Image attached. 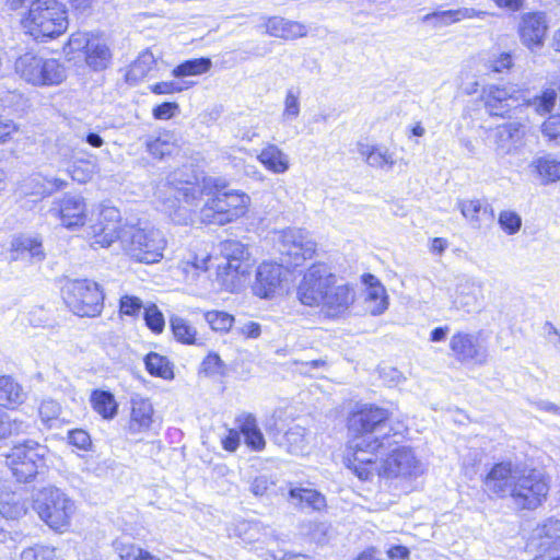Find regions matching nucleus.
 <instances>
[{
  "instance_id": "obj_26",
  "label": "nucleus",
  "mask_w": 560,
  "mask_h": 560,
  "mask_svg": "<svg viewBox=\"0 0 560 560\" xmlns=\"http://www.w3.org/2000/svg\"><path fill=\"white\" fill-rule=\"evenodd\" d=\"M358 152L374 168L390 171L396 164V153L384 144L359 142Z\"/></svg>"
},
{
  "instance_id": "obj_23",
  "label": "nucleus",
  "mask_w": 560,
  "mask_h": 560,
  "mask_svg": "<svg viewBox=\"0 0 560 560\" xmlns=\"http://www.w3.org/2000/svg\"><path fill=\"white\" fill-rule=\"evenodd\" d=\"M481 284L471 278L457 279L450 298L456 310H463L467 313L479 306Z\"/></svg>"
},
{
  "instance_id": "obj_28",
  "label": "nucleus",
  "mask_w": 560,
  "mask_h": 560,
  "mask_svg": "<svg viewBox=\"0 0 560 560\" xmlns=\"http://www.w3.org/2000/svg\"><path fill=\"white\" fill-rule=\"evenodd\" d=\"M145 148L154 159L163 160L177 154L180 150V143L173 131L165 130L148 138Z\"/></svg>"
},
{
  "instance_id": "obj_62",
  "label": "nucleus",
  "mask_w": 560,
  "mask_h": 560,
  "mask_svg": "<svg viewBox=\"0 0 560 560\" xmlns=\"http://www.w3.org/2000/svg\"><path fill=\"white\" fill-rule=\"evenodd\" d=\"M273 482L266 476H259L254 479L250 486V491L255 495H264Z\"/></svg>"
},
{
  "instance_id": "obj_35",
  "label": "nucleus",
  "mask_w": 560,
  "mask_h": 560,
  "mask_svg": "<svg viewBox=\"0 0 560 560\" xmlns=\"http://www.w3.org/2000/svg\"><path fill=\"white\" fill-rule=\"evenodd\" d=\"M26 506L19 493L0 486V514L5 518L15 520L24 515Z\"/></svg>"
},
{
  "instance_id": "obj_21",
  "label": "nucleus",
  "mask_w": 560,
  "mask_h": 560,
  "mask_svg": "<svg viewBox=\"0 0 560 560\" xmlns=\"http://www.w3.org/2000/svg\"><path fill=\"white\" fill-rule=\"evenodd\" d=\"M456 207L463 218L475 230L486 229L493 221L494 213L492 207L481 199H458Z\"/></svg>"
},
{
  "instance_id": "obj_58",
  "label": "nucleus",
  "mask_w": 560,
  "mask_h": 560,
  "mask_svg": "<svg viewBox=\"0 0 560 560\" xmlns=\"http://www.w3.org/2000/svg\"><path fill=\"white\" fill-rule=\"evenodd\" d=\"M541 132L549 140L560 139V115L550 116L542 124Z\"/></svg>"
},
{
  "instance_id": "obj_40",
  "label": "nucleus",
  "mask_w": 560,
  "mask_h": 560,
  "mask_svg": "<svg viewBox=\"0 0 560 560\" xmlns=\"http://www.w3.org/2000/svg\"><path fill=\"white\" fill-rule=\"evenodd\" d=\"M293 455H303L307 453L308 440L306 438V430L301 425L291 427L283 436L281 443Z\"/></svg>"
},
{
  "instance_id": "obj_16",
  "label": "nucleus",
  "mask_w": 560,
  "mask_h": 560,
  "mask_svg": "<svg viewBox=\"0 0 560 560\" xmlns=\"http://www.w3.org/2000/svg\"><path fill=\"white\" fill-rule=\"evenodd\" d=\"M278 250L290 258V262L299 266L313 258L317 244L310 233L303 229L289 228L276 233Z\"/></svg>"
},
{
  "instance_id": "obj_8",
  "label": "nucleus",
  "mask_w": 560,
  "mask_h": 560,
  "mask_svg": "<svg viewBox=\"0 0 560 560\" xmlns=\"http://www.w3.org/2000/svg\"><path fill=\"white\" fill-rule=\"evenodd\" d=\"M33 509L51 529L65 532L75 513L74 502L60 489L45 487L33 497Z\"/></svg>"
},
{
  "instance_id": "obj_51",
  "label": "nucleus",
  "mask_w": 560,
  "mask_h": 560,
  "mask_svg": "<svg viewBox=\"0 0 560 560\" xmlns=\"http://www.w3.org/2000/svg\"><path fill=\"white\" fill-rule=\"evenodd\" d=\"M21 560H57L56 549L36 545L22 551Z\"/></svg>"
},
{
  "instance_id": "obj_13",
  "label": "nucleus",
  "mask_w": 560,
  "mask_h": 560,
  "mask_svg": "<svg viewBox=\"0 0 560 560\" xmlns=\"http://www.w3.org/2000/svg\"><path fill=\"white\" fill-rule=\"evenodd\" d=\"M450 355L464 365L483 366L489 361L488 336L483 330H457L448 342Z\"/></svg>"
},
{
  "instance_id": "obj_50",
  "label": "nucleus",
  "mask_w": 560,
  "mask_h": 560,
  "mask_svg": "<svg viewBox=\"0 0 560 560\" xmlns=\"http://www.w3.org/2000/svg\"><path fill=\"white\" fill-rule=\"evenodd\" d=\"M259 525L255 522L241 521L234 529L233 536L240 537L245 542H253L259 538Z\"/></svg>"
},
{
  "instance_id": "obj_27",
  "label": "nucleus",
  "mask_w": 560,
  "mask_h": 560,
  "mask_svg": "<svg viewBox=\"0 0 560 560\" xmlns=\"http://www.w3.org/2000/svg\"><path fill=\"white\" fill-rule=\"evenodd\" d=\"M154 409L149 399L135 397L131 399V412L128 430L132 434L147 432L153 423Z\"/></svg>"
},
{
  "instance_id": "obj_17",
  "label": "nucleus",
  "mask_w": 560,
  "mask_h": 560,
  "mask_svg": "<svg viewBox=\"0 0 560 560\" xmlns=\"http://www.w3.org/2000/svg\"><path fill=\"white\" fill-rule=\"evenodd\" d=\"M289 270L273 261H262L256 270L253 293L260 299H273L289 289Z\"/></svg>"
},
{
  "instance_id": "obj_20",
  "label": "nucleus",
  "mask_w": 560,
  "mask_h": 560,
  "mask_svg": "<svg viewBox=\"0 0 560 560\" xmlns=\"http://www.w3.org/2000/svg\"><path fill=\"white\" fill-rule=\"evenodd\" d=\"M365 285L363 291V310L366 314L378 316L385 313L389 306V296L381 281L371 273L362 276Z\"/></svg>"
},
{
  "instance_id": "obj_57",
  "label": "nucleus",
  "mask_w": 560,
  "mask_h": 560,
  "mask_svg": "<svg viewBox=\"0 0 560 560\" xmlns=\"http://www.w3.org/2000/svg\"><path fill=\"white\" fill-rule=\"evenodd\" d=\"M210 260L209 255H205L202 257H195L194 260L183 261L180 267L184 272L189 273L192 272V278L197 275L198 271H207L208 262Z\"/></svg>"
},
{
  "instance_id": "obj_48",
  "label": "nucleus",
  "mask_w": 560,
  "mask_h": 560,
  "mask_svg": "<svg viewBox=\"0 0 560 560\" xmlns=\"http://www.w3.org/2000/svg\"><path fill=\"white\" fill-rule=\"evenodd\" d=\"M205 319L212 330L219 332H228L234 323V316L223 311L206 312Z\"/></svg>"
},
{
  "instance_id": "obj_63",
  "label": "nucleus",
  "mask_w": 560,
  "mask_h": 560,
  "mask_svg": "<svg viewBox=\"0 0 560 560\" xmlns=\"http://www.w3.org/2000/svg\"><path fill=\"white\" fill-rule=\"evenodd\" d=\"M241 438L236 430H229L228 434L222 438L221 443L225 451L234 452L240 446Z\"/></svg>"
},
{
  "instance_id": "obj_4",
  "label": "nucleus",
  "mask_w": 560,
  "mask_h": 560,
  "mask_svg": "<svg viewBox=\"0 0 560 560\" xmlns=\"http://www.w3.org/2000/svg\"><path fill=\"white\" fill-rule=\"evenodd\" d=\"M485 487L499 498H510L518 509L536 510L547 500L550 480L539 469L503 462L495 464L488 472Z\"/></svg>"
},
{
  "instance_id": "obj_49",
  "label": "nucleus",
  "mask_w": 560,
  "mask_h": 560,
  "mask_svg": "<svg viewBox=\"0 0 560 560\" xmlns=\"http://www.w3.org/2000/svg\"><path fill=\"white\" fill-rule=\"evenodd\" d=\"M498 223L506 235H515L522 228V218L514 210H502L499 213Z\"/></svg>"
},
{
  "instance_id": "obj_52",
  "label": "nucleus",
  "mask_w": 560,
  "mask_h": 560,
  "mask_svg": "<svg viewBox=\"0 0 560 560\" xmlns=\"http://www.w3.org/2000/svg\"><path fill=\"white\" fill-rule=\"evenodd\" d=\"M144 320L153 332L160 334L163 331L165 326L164 316L155 304H148L144 307Z\"/></svg>"
},
{
  "instance_id": "obj_3",
  "label": "nucleus",
  "mask_w": 560,
  "mask_h": 560,
  "mask_svg": "<svg viewBox=\"0 0 560 560\" xmlns=\"http://www.w3.org/2000/svg\"><path fill=\"white\" fill-rule=\"evenodd\" d=\"M120 211L101 205L97 221L91 225V246L107 248L120 240L126 253L139 262L154 264L163 258L167 241L164 233L153 225L121 226Z\"/></svg>"
},
{
  "instance_id": "obj_9",
  "label": "nucleus",
  "mask_w": 560,
  "mask_h": 560,
  "mask_svg": "<svg viewBox=\"0 0 560 560\" xmlns=\"http://www.w3.org/2000/svg\"><path fill=\"white\" fill-rule=\"evenodd\" d=\"M49 450L46 445L27 440L15 445L7 455V465L18 481L30 482L46 471Z\"/></svg>"
},
{
  "instance_id": "obj_56",
  "label": "nucleus",
  "mask_w": 560,
  "mask_h": 560,
  "mask_svg": "<svg viewBox=\"0 0 560 560\" xmlns=\"http://www.w3.org/2000/svg\"><path fill=\"white\" fill-rule=\"evenodd\" d=\"M201 368L207 375H219L223 373V362L215 353L208 354L202 361Z\"/></svg>"
},
{
  "instance_id": "obj_41",
  "label": "nucleus",
  "mask_w": 560,
  "mask_h": 560,
  "mask_svg": "<svg viewBox=\"0 0 560 560\" xmlns=\"http://www.w3.org/2000/svg\"><path fill=\"white\" fill-rule=\"evenodd\" d=\"M290 497L303 508L314 511H322L326 508L325 497L315 489L293 488L290 490Z\"/></svg>"
},
{
  "instance_id": "obj_36",
  "label": "nucleus",
  "mask_w": 560,
  "mask_h": 560,
  "mask_svg": "<svg viewBox=\"0 0 560 560\" xmlns=\"http://www.w3.org/2000/svg\"><path fill=\"white\" fill-rule=\"evenodd\" d=\"M156 60L154 55L145 50L141 52L138 58L130 65L126 80L131 84H136L149 75L155 68Z\"/></svg>"
},
{
  "instance_id": "obj_59",
  "label": "nucleus",
  "mask_w": 560,
  "mask_h": 560,
  "mask_svg": "<svg viewBox=\"0 0 560 560\" xmlns=\"http://www.w3.org/2000/svg\"><path fill=\"white\" fill-rule=\"evenodd\" d=\"M178 110L177 103L165 102L154 107L152 114L155 119L167 120L174 117Z\"/></svg>"
},
{
  "instance_id": "obj_33",
  "label": "nucleus",
  "mask_w": 560,
  "mask_h": 560,
  "mask_svg": "<svg viewBox=\"0 0 560 560\" xmlns=\"http://www.w3.org/2000/svg\"><path fill=\"white\" fill-rule=\"evenodd\" d=\"M266 32L270 36L283 39H295L306 35V27L299 22L273 16L266 22Z\"/></svg>"
},
{
  "instance_id": "obj_61",
  "label": "nucleus",
  "mask_w": 560,
  "mask_h": 560,
  "mask_svg": "<svg viewBox=\"0 0 560 560\" xmlns=\"http://www.w3.org/2000/svg\"><path fill=\"white\" fill-rule=\"evenodd\" d=\"M27 320L34 327H40L48 322L47 312L43 307H33L27 313Z\"/></svg>"
},
{
  "instance_id": "obj_15",
  "label": "nucleus",
  "mask_w": 560,
  "mask_h": 560,
  "mask_svg": "<svg viewBox=\"0 0 560 560\" xmlns=\"http://www.w3.org/2000/svg\"><path fill=\"white\" fill-rule=\"evenodd\" d=\"M337 280V276L325 264H314L308 267L296 289L298 300L305 306L316 307L326 291Z\"/></svg>"
},
{
  "instance_id": "obj_60",
  "label": "nucleus",
  "mask_w": 560,
  "mask_h": 560,
  "mask_svg": "<svg viewBox=\"0 0 560 560\" xmlns=\"http://www.w3.org/2000/svg\"><path fill=\"white\" fill-rule=\"evenodd\" d=\"M184 86L175 81H163L150 85V91L156 95H168L182 92Z\"/></svg>"
},
{
  "instance_id": "obj_64",
  "label": "nucleus",
  "mask_w": 560,
  "mask_h": 560,
  "mask_svg": "<svg viewBox=\"0 0 560 560\" xmlns=\"http://www.w3.org/2000/svg\"><path fill=\"white\" fill-rule=\"evenodd\" d=\"M18 129V125L13 120L0 118V143L8 141Z\"/></svg>"
},
{
  "instance_id": "obj_24",
  "label": "nucleus",
  "mask_w": 560,
  "mask_h": 560,
  "mask_svg": "<svg viewBox=\"0 0 560 560\" xmlns=\"http://www.w3.org/2000/svg\"><path fill=\"white\" fill-rule=\"evenodd\" d=\"M486 12L472 8H458L455 10H441L421 16L420 21L433 30H440L464 20L482 18Z\"/></svg>"
},
{
  "instance_id": "obj_34",
  "label": "nucleus",
  "mask_w": 560,
  "mask_h": 560,
  "mask_svg": "<svg viewBox=\"0 0 560 560\" xmlns=\"http://www.w3.org/2000/svg\"><path fill=\"white\" fill-rule=\"evenodd\" d=\"M23 387L10 375H0V406L14 408L24 402Z\"/></svg>"
},
{
  "instance_id": "obj_19",
  "label": "nucleus",
  "mask_w": 560,
  "mask_h": 560,
  "mask_svg": "<svg viewBox=\"0 0 560 560\" xmlns=\"http://www.w3.org/2000/svg\"><path fill=\"white\" fill-rule=\"evenodd\" d=\"M548 23L545 14L533 12L521 18L518 35L522 44L534 51L541 48L545 42Z\"/></svg>"
},
{
  "instance_id": "obj_53",
  "label": "nucleus",
  "mask_w": 560,
  "mask_h": 560,
  "mask_svg": "<svg viewBox=\"0 0 560 560\" xmlns=\"http://www.w3.org/2000/svg\"><path fill=\"white\" fill-rule=\"evenodd\" d=\"M142 301L135 295L125 294L120 298L119 301V312L121 315L126 316H138L141 310H144Z\"/></svg>"
},
{
  "instance_id": "obj_45",
  "label": "nucleus",
  "mask_w": 560,
  "mask_h": 560,
  "mask_svg": "<svg viewBox=\"0 0 560 560\" xmlns=\"http://www.w3.org/2000/svg\"><path fill=\"white\" fill-rule=\"evenodd\" d=\"M28 424L0 410V441L27 432Z\"/></svg>"
},
{
  "instance_id": "obj_25",
  "label": "nucleus",
  "mask_w": 560,
  "mask_h": 560,
  "mask_svg": "<svg viewBox=\"0 0 560 560\" xmlns=\"http://www.w3.org/2000/svg\"><path fill=\"white\" fill-rule=\"evenodd\" d=\"M59 217L67 229L83 226L86 221V203L82 196L66 195L59 201Z\"/></svg>"
},
{
  "instance_id": "obj_7",
  "label": "nucleus",
  "mask_w": 560,
  "mask_h": 560,
  "mask_svg": "<svg viewBox=\"0 0 560 560\" xmlns=\"http://www.w3.org/2000/svg\"><path fill=\"white\" fill-rule=\"evenodd\" d=\"M253 265L254 261L246 245L234 240L225 241L220 245L215 282L221 290L238 292L245 287Z\"/></svg>"
},
{
  "instance_id": "obj_39",
  "label": "nucleus",
  "mask_w": 560,
  "mask_h": 560,
  "mask_svg": "<svg viewBox=\"0 0 560 560\" xmlns=\"http://www.w3.org/2000/svg\"><path fill=\"white\" fill-rule=\"evenodd\" d=\"M100 171L97 161L93 156L78 158L69 167L72 179L84 184L90 182Z\"/></svg>"
},
{
  "instance_id": "obj_22",
  "label": "nucleus",
  "mask_w": 560,
  "mask_h": 560,
  "mask_svg": "<svg viewBox=\"0 0 560 560\" xmlns=\"http://www.w3.org/2000/svg\"><path fill=\"white\" fill-rule=\"evenodd\" d=\"M526 130L518 121L506 122L494 131L495 152L499 155L512 154L524 145Z\"/></svg>"
},
{
  "instance_id": "obj_37",
  "label": "nucleus",
  "mask_w": 560,
  "mask_h": 560,
  "mask_svg": "<svg viewBox=\"0 0 560 560\" xmlns=\"http://www.w3.org/2000/svg\"><path fill=\"white\" fill-rule=\"evenodd\" d=\"M90 402L93 410L103 419L110 420L117 415L118 404L116 398L107 390H94L91 394Z\"/></svg>"
},
{
  "instance_id": "obj_14",
  "label": "nucleus",
  "mask_w": 560,
  "mask_h": 560,
  "mask_svg": "<svg viewBox=\"0 0 560 560\" xmlns=\"http://www.w3.org/2000/svg\"><path fill=\"white\" fill-rule=\"evenodd\" d=\"M63 51L70 59L75 58V54H83L86 65L94 70L105 69L112 59L106 39L94 33L75 32L71 34Z\"/></svg>"
},
{
  "instance_id": "obj_2",
  "label": "nucleus",
  "mask_w": 560,
  "mask_h": 560,
  "mask_svg": "<svg viewBox=\"0 0 560 560\" xmlns=\"http://www.w3.org/2000/svg\"><path fill=\"white\" fill-rule=\"evenodd\" d=\"M389 411L374 405H364L349 419L354 434L348 443L346 462L360 480H369L375 468L372 459L402 440L404 434L388 423Z\"/></svg>"
},
{
  "instance_id": "obj_6",
  "label": "nucleus",
  "mask_w": 560,
  "mask_h": 560,
  "mask_svg": "<svg viewBox=\"0 0 560 560\" xmlns=\"http://www.w3.org/2000/svg\"><path fill=\"white\" fill-rule=\"evenodd\" d=\"M481 97L487 112L491 116H510L514 109L524 104L533 106L539 115H545L553 109L557 92L548 89L540 96L535 97L533 101H527L525 95L515 85L490 84L482 89Z\"/></svg>"
},
{
  "instance_id": "obj_1",
  "label": "nucleus",
  "mask_w": 560,
  "mask_h": 560,
  "mask_svg": "<svg viewBox=\"0 0 560 560\" xmlns=\"http://www.w3.org/2000/svg\"><path fill=\"white\" fill-rule=\"evenodd\" d=\"M224 187L218 178L175 171L156 187L155 197L170 219L180 225L192 222L196 209L206 197L199 209L200 221L225 225L245 217L252 199L242 190H225Z\"/></svg>"
},
{
  "instance_id": "obj_46",
  "label": "nucleus",
  "mask_w": 560,
  "mask_h": 560,
  "mask_svg": "<svg viewBox=\"0 0 560 560\" xmlns=\"http://www.w3.org/2000/svg\"><path fill=\"white\" fill-rule=\"evenodd\" d=\"M211 67V60L208 58H198L187 60L172 71L176 78H183L188 75H200L206 73Z\"/></svg>"
},
{
  "instance_id": "obj_32",
  "label": "nucleus",
  "mask_w": 560,
  "mask_h": 560,
  "mask_svg": "<svg viewBox=\"0 0 560 560\" xmlns=\"http://www.w3.org/2000/svg\"><path fill=\"white\" fill-rule=\"evenodd\" d=\"M12 259L30 258L42 261L45 258L42 241L37 237L20 235L11 242Z\"/></svg>"
},
{
  "instance_id": "obj_5",
  "label": "nucleus",
  "mask_w": 560,
  "mask_h": 560,
  "mask_svg": "<svg viewBox=\"0 0 560 560\" xmlns=\"http://www.w3.org/2000/svg\"><path fill=\"white\" fill-rule=\"evenodd\" d=\"M21 13L20 25L25 34L36 40L55 38L69 25L68 13L58 0H32Z\"/></svg>"
},
{
  "instance_id": "obj_44",
  "label": "nucleus",
  "mask_w": 560,
  "mask_h": 560,
  "mask_svg": "<svg viewBox=\"0 0 560 560\" xmlns=\"http://www.w3.org/2000/svg\"><path fill=\"white\" fill-rule=\"evenodd\" d=\"M170 323L176 340L186 345L196 343L197 330L187 319L179 316H173L171 317Z\"/></svg>"
},
{
  "instance_id": "obj_30",
  "label": "nucleus",
  "mask_w": 560,
  "mask_h": 560,
  "mask_svg": "<svg viewBox=\"0 0 560 560\" xmlns=\"http://www.w3.org/2000/svg\"><path fill=\"white\" fill-rule=\"evenodd\" d=\"M529 168L541 185L560 180V160L550 153L535 158Z\"/></svg>"
},
{
  "instance_id": "obj_55",
  "label": "nucleus",
  "mask_w": 560,
  "mask_h": 560,
  "mask_svg": "<svg viewBox=\"0 0 560 560\" xmlns=\"http://www.w3.org/2000/svg\"><path fill=\"white\" fill-rule=\"evenodd\" d=\"M68 441L71 445L82 451H88L92 445L89 433L81 429L70 431L68 434Z\"/></svg>"
},
{
  "instance_id": "obj_29",
  "label": "nucleus",
  "mask_w": 560,
  "mask_h": 560,
  "mask_svg": "<svg viewBox=\"0 0 560 560\" xmlns=\"http://www.w3.org/2000/svg\"><path fill=\"white\" fill-rule=\"evenodd\" d=\"M257 161L270 173L284 174L290 168L289 155L275 143H267L258 152Z\"/></svg>"
},
{
  "instance_id": "obj_10",
  "label": "nucleus",
  "mask_w": 560,
  "mask_h": 560,
  "mask_svg": "<svg viewBox=\"0 0 560 560\" xmlns=\"http://www.w3.org/2000/svg\"><path fill=\"white\" fill-rule=\"evenodd\" d=\"M372 462L375 468L369 474V479L377 475L383 478H416L423 472V466L413 451L407 446L394 444L384 453H378Z\"/></svg>"
},
{
  "instance_id": "obj_12",
  "label": "nucleus",
  "mask_w": 560,
  "mask_h": 560,
  "mask_svg": "<svg viewBox=\"0 0 560 560\" xmlns=\"http://www.w3.org/2000/svg\"><path fill=\"white\" fill-rule=\"evenodd\" d=\"M15 72L35 86L58 85L66 79V69L57 59H46L32 52L16 59Z\"/></svg>"
},
{
  "instance_id": "obj_47",
  "label": "nucleus",
  "mask_w": 560,
  "mask_h": 560,
  "mask_svg": "<svg viewBox=\"0 0 560 560\" xmlns=\"http://www.w3.org/2000/svg\"><path fill=\"white\" fill-rule=\"evenodd\" d=\"M300 96L299 89L290 88L287 90L282 110V119L284 121H293L299 117L301 112Z\"/></svg>"
},
{
  "instance_id": "obj_18",
  "label": "nucleus",
  "mask_w": 560,
  "mask_h": 560,
  "mask_svg": "<svg viewBox=\"0 0 560 560\" xmlns=\"http://www.w3.org/2000/svg\"><path fill=\"white\" fill-rule=\"evenodd\" d=\"M326 292L316 307L327 318L345 317L355 302L354 288L337 278Z\"/></svg>"
},
{
  "instance_id": "obj_38",
  "label": "nucleus",
  "mask_w": 560,
  "mask_h": 560,
  "mask_svg": "<svg viewBox=\"0 0 560 560\" xmlns=\"http://www.w3.org/2000/svg\"><path fill=\"white\" fill-rule=\"evenodd\" d=\"M240 429L244 435L245 443L253 451L259 452L265 448L266 441L252 415H246L240 420Z\"/></svg>"
},
{
  "instance_id": "obj_43",
  "label": "nucleus",
  "mask_w": 560,
  "mask_h": 560,
  "mask_svg": "<svg viewBox=\"0 0 560 560\" xmlns=\"http://www.w3.org/2000/svg\"><path fill=\"white\" fill-rule=\"evenodd\" d=\"M144 362L147 371L151 375L163 380L174 378L173 366L167 358L155 352H150L147 354Z\"/></svg>"
},
{
  "instance_id": "obj_54",
  "label": "nucleus",
  "mask_w": 560,
  "mask_h": 560,
  "mask_svg": "<svg viewBox=\"0 0 560 560\" xmlns=\"http://www.w3.org/2000/svg\"><path fill=\"white\" fill-rule=\"evenodd\" d=\"M38 412L42 421L49 424L50 421L58 419L61 408L57 401L46 399L42 401Z\"/></svg>"
},
{
  "instance_id": "obj_11",
  "label": "nucleus",
  "mask_w": 560,
  "mask_h": 560,
  "mask_svg": "<svg viewBox=\"0 0 560 560\" xmlns=\"http://www.w3.org/2000/svg\"><path fill=\"white\" fill-rule=\"evenodd\" d=\"M61 294L68 307L78 316L95 317L102 313L104 294L94 281L66 280L61 287Z\"/></svg>"
},
{
  "instance_id": "obj_42",
  "label": "nucleus",
  "mask_w": 560,
  "mask_h": 560,
  "mask_svg": "<svg viewBox=\"0 0 560 560\" xmlns=\"http://www.w3.org/2000/svg\"><path fill=\"white\" fill-rule=\"evenodd\" d=\"M48 187L44 184V179L39 176L30 178L24 185L23 190L25 194L36 196H47L52 194L55 190L63 189L67 186V182L60 178H54L47 180Z\"/></svg>"
},
{
  "instance_id": "obj_31",
  "label": "nucleus",
  "mask_w": 560,
  "mask_h": 560,
  "mask_svg": "<svg viewBox=\"0 0 560 560\" xmlns=\"http://www.w3.org/2000/svg\"><path fill=\"white\" fill-rule=\"evenodd\" d=\"M529 547L548 550L560 546V521L550 518L537 527L528 544Z\"/></svg>"
}]
</instances>
